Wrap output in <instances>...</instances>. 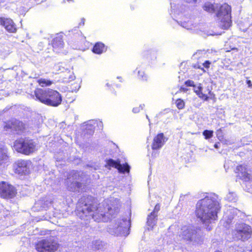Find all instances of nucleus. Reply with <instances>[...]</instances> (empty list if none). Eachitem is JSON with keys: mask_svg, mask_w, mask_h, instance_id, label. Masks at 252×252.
I'll return each instance as SVG.
<instances>
[{"mask_svg": "<svg viewBox=\"0 0 252 252\" xmlns=\"http://www.w3.org/2000/svg\"><path fill=\"white\" fill-rule=\"evenodd\" d=\"M111 200H106L97 206L95 199L92 196H83L76 206V214L81 220L94 219L95 221L103 220V217H113L118 213V207L111 204Z\"/></svg>", "mask_w": 252, "mask_h": 252, "instance_id": "obj_1", "label": "nucleus"}, {"mask_svg": "<svg viewBox=\"0 0 252 252\" xmlns=\"http://www.w3.org/2000/svg\"><path fill=\"white\" fill-rule=\"evenodd\" d=\"M220 208L218 196L214 193H207L203 198L197 201L195 215L203 224L207 225V230L210 231L212 228L209 224L212 220H217Z\"/></svg>", "mask_w": 252, "mask_h": 252, "instance_id": "obj_2", "label": "nucleus"}, {"mask_svg": "<svg viewBox=\"0 0 252 252\" xmlns=\"http://www.w3.org/2000/svg\"><path fill=\"white\" fill-rule=\"evenodd\" d=\"M203 9L209 13L216 12L217 20L219 26L223 29H228L231 25V8L226 3L220 5L206 2L203 6Z\"/></svg>", "mask_w": 252, "mask_h": 252, "instance_id": "obj_3", "label": "nucleus"}, {"mask_svg": "<svg viewBox=\"0 0 252 252\" xmlns=\"http://www.w3.org/2000/svg\"><path fill=\"white\" fill-rule=\"evenodd\" d=\"M34 94L36 100L48 106L57 107L62 101L61 94L50 89L37 88L35 90Z\"/></svg>", "mask_w": 252, "mask_h": 252, "instance_id": "obj_4", "label": "nucleus"}, {"mask_svg": "<svg viewBox=\"0 0 252 252\" xmlns=\"http://www.w3.org/2000/svg\"><path fill=\"white\" fill-rule=\"evenodd\" d=\"M83 173L81 171L72 170L69 172L65 180L67 189L72 192L83 191Z\"/></svg>", "mask_w": 252, "mask_h": 252, "instance_id": "obj_5", "label": "nucleus"}, {"mask_svg": "<svg viewBox=\"0 0 252 252\" xmlns=\"http://www.w3.org/2000/svg\"><path fill=\"white\" fill-rule=\"evenodd\" d=\"M181 231V235L183 239L193 244H200L202 242V236L199 229L192 225H188L184 226Z\"/></svg>", "mask_w": 252, "mask_h": 252, "instance_id": "obj_6", "label": "nucleus"}, {"mask_svg": "<svg viewBox=\"0 0 252 252\" xmlns=\"http://www.w3.org/2000/svg\"><path fill=\"white\" fill-rule=\"evenodd\" d=\"M14 147L17 152L27 155L36 150V144L32 139H20L15 141Z\"/></svg>", "mask_w": 252, "mask_h": 252, "instance_id": "obj_7", "label": "nucleus"}, {"mask_svg": "<svg viewBox=\"0 0 252 252\" xmlns=\"http://www.w3.org/2000/svg\"><path fill=\"white\" fill-rule=\"evenodd\" d=\"M130 226V222L126 218L118 219L113 226L110 225L108 231L112 235L126 236Z\"/></svg>", "mask_w": 252, "mask_h": 252, "instance_id": "obj_8", "label": "nucleus"}, {"mask_svg": "<svg viewBox=\"0 0 252 252\" xmlns=\"http://www.w3.org/2000/svg\"><path fill=\"white\" fill-rule=\"evenodd\" d=\"M251 227L244 223H236L235 228L232 231V236L234 240L245 241L252 236Z\"/></svg>", "mask_w": 252, "mask_h": 252, "instance_id": "obj_9", "label": "nucleus"}, {"mask_svg": "<svg viewBox=\"0 0 252 252\" xmlns=\"http://www.w3.org/2000/svg\"><path fill=\"white\" fill-rule=\"evenodd\" d=\"M58 244L54 237L39 241L35 245L38 252H54L58 249Z\"/></svg>", "mask_w": 252, "mask_h": 252, "instance_id": "obj_10", "label": "nucleus"}, {"mask_svg": "<svg viewBox=\"0 0 252 252\" xmlns=\"http://www.w3.org/2000/svg\"><path fill=\"white\" fill-rule=\"evenodd\" d=\"M32 162L30 160L19 159L14 164L15 172L18 174L26 175L30 173Z\"/></svg>", "mask_w": 252, "mask_h": 252, "instance_id": "obj_11", "label": "nucleus"}, {"mask_svg": "<svg viewBox=\"0 0 252 252\" xmlns=\"http://www.w3.org/2000/svg\"><path fill=\"white\" fill-rule=\"evenodd\" d=\"M14 187L5 182L0 183V196L3 198H11L16 194Z\"/></svg>", "mask_w": 252, "mask_h": 252, "instance_id": "obj_12", "label": "nucleus"}, {"mask_svg": "<svg viewBox=\"0 0 252 252\" xmlns=\"http://www.w3.org/2000/svg\"><path fill=\"white\" fill-rule=\"evenodd\" d=\"M106 165L117 168L119 172L122 173H128L130 168L127 163L121 164L119 160H115L113 159L107 160Z\"/></svg>", "mask_w": 252, "mask_h": 252, "instance_id": "obj_13", "label": "nucleus"}, {"mask_svg": "<svg viewBox=\"0 0 252 252\" xmlns=\"http://www.w3.org/2000/svg\"><path fill=\"white\" fill-rule=\"evenodd\" d=\"M52 202V199L46 196L36 201L34 204V208L37 211L46 210L51 205Z\"/></svg>", "mask_w": 252, "mask_h": 252, "instance_id": "obj_14", "label": "nucleus"}, {"mask_svg": "<svg viewBox=\"0 0 252 252\" xmlns=\"http://www.w3.org/2000/svg\"><path fill=\"white\" fill-rule=\"evenodd\" d=\"M0 24L4 27L9 32L14 33L16 32L17 29L13 20L10 18L0 17Z\"/></svg>", "mask_w": 252, "mask_h": 252, "instance_id": "obj_15", "label": "nucleus"}, {"mask_svg": "<svg viewBox=\"0 0 252 252\" xmlns=\"http://www.w3.org/2000/svg\"><path fill=\"white\" fill-rule=\"evenodd\" d=\"M167 140L163 133L158 134L153 140L152 148L153 150L160 149Z\"/></svg>", "mask_w": 252, "mask_h": 252, "instance_id": "obj_16", "label": "nucleus"}, {"mask_svg": "<svg viewBox=\"0 0 252 252\" xmlns=\"http://www.w3.org/2000/svg\"><path fill=\"white\" fill-rule=\"evenodd\" d=\"M54 67L55 69L58 71V73L62 72L66 73L65 78H68L69 80H72L74 79V76L71 75L72 72H71L67 65L63 63H60L55 65Z\"/></svg>", "mask_w": 252, "mask_h": 252, "instance_id": "obj_17", "label": "nucleus"}, {"mask_svg": "<svg viewBox=\"0 0 252 252\" xmlns=\"http://www.w3.org/2000/svg\"><path fill=\"white\" fill-rule=\"evenodd\" d=\"M236 170L238 173L237 178L245 182H248L250 180L251 176L248 173L245 166L242 165L238 166L236 168Z\"/></svg>", "mask_w": 252, "mask_h": 252, "instance_id": "obj_18", "label": "nucleus"}, {"mask_svg": "<svg viewBox=\"0 0 252 252\" xmlns=\"http://www.w3.org/2000/svg\"><path fill=\"white\" fill-rule=\"evenodd\" d=\"M24 128L23 123L18 120H13L10 123L6 124L4 126V129L7 130L9 129L16 131H21Z\"/></svg>", "mask_w": 252, "mask_h": 252, "instance_id": "obj_19", "label": "nucleus"}, {"mask_svg": "<svg viewBox=\"0 0 252 252\" xmlns=\"http://www.w3.org/2000/svg\"><path fill=\"white\" fill-rule=\"evenodd\" d=\"M97 120H89L83 124V127H85L84 129L85 135H92L93 134L95 127V125Z\"/></svg>", "mask_w": 252, "mask_h": 252, "instance_id": "obj_20", "label": "nucleus"}, {"mask_svg": "<svg viewBox=\"0 0 252 252\" xmlns=\"http://www.w3.org/2000/svg\"><path fill=\"white\" fill-rule=\"evenodd\" d=\"M8 158L7 149L0 143V165L4 163Z\"/></svg>", "mask_w": 252, "mask_h": 252, "instance_id": "obj_21", "label": "nucleus"}, {"mask_svg": "<svg viewBox=\"0 0 252 252\" xmlns=\"http://www.w3.org/2000/svg\"><path fill=\"white\" fill-rule=\"evenodd\" d=\"M63 36L57 34V35L53 39L52 46L54 49H61L63 47Z\"/></svg>", "mask_w": 252, "mask_h": 252, "instance_id": "obj_22", "label": "nucleus"}, {"mask_svg": "<svg viewBox=\"0 0 252 252\" xmlns=\"http://www.w3.org/2000/svg\"><path fill=\"white\" fill-rule=\"evenodd\" d=\"M202 90L203 87H202L201 84H199L198 86H195V87H194V92L196 93L198 96L199 98L203 99L204 101H208L209 100V97L207 94L202 93Z\"/></svg>", "mask_w": 252, "mask_h": 252, "instance_id": "obj_23", "label": "nucleus"}, {"mask_svg": "<svg viewBox=\"0 0 252 252\" xmlns=\"http://www.w3.org/2000/svg\"><path fill=\"white\" fill-rule=\"evenodd\" d=\"M158 220V215L151 213L147 217V223L149 226L153 228L157 223Z\"/></svg>", "mask_w": 252, "mask_h": 252, "instance_id": "obj_24", "label": "nucleus"}, {"mask_svg": "<svg viewBox=\"0 0 252 252\" xmlns=\"http://www.w3.org/2000/svg\"><path fill=\"white\" fill-rule=\"evenodd\" d=\"M228 212L229 213V216H228L227 220V223H231L232 220L235 219V217L238 213H240V211L239 210L235 208L230 209Z\"/></svg>", "mask_w": 252, "mask_h": 252, "instance_id": "obj_25", "label": "nucleus"}, {"mask_svg": "<svg viewBox=\"0 0 252 252\" xmlns=\"http://www.w3.org/2000/svg\"><path fill=\"white\" fill-rule=\"evenodd\" d=\"M105 46L101 42H97L95 44L92 49V51L97 54H101L104 50Z\"/></svg>", "mask_w": 252, "mask_h": 252, "instance_id": "obj_26", "label": "nucleus"}, {"mask_svg": "<svg viewBox=\"0 0 252 252\" xmlns=\"http://www.w3.org/2000/svg\"><path fill=\"white\" fill-rule=\"evenodd\" d=\"M225 199L228 201L235 202L237 200V195L235 192L229 191L225 197Z\"/></svg>", "mask_w": 252, "mask_h": 252, "instance_id": "obj_27", "label": "nucleus"}, {"mask_svg": "<svg viewBox=\"0 0 252 252\" xmlns=\"http://www.w3.org/2000/svg\"><path fill=\"white\" fill-rule=\"evenodd\" d=\"M180 22H181V24H180V25L183 27V28L186 29H191V26H193L194 27H195L196 26L195 25H194L192 23V21H190V20H188V21H180Z\"/></svg>", "mask_w": 252, "mask_h": 252, "instance_id": "obj_28", "label": "nucleus"}, {"mask_svg": "<svg viewBox=\"0 0 252 252\" xmlns=\"http://www.w3.org/2000/svg\"><path fill=\"white\" fill-rule=\"evenodd\" d=\"M38 83L41 87H46L51 85L53 82L49 80L41 78L38 80Z\"/></svg>", "mask_w": 252, "mask_h": 252, "instance_id": "obj_29", "label": "nucleus"}, {"mask_svg": "<svg viewBox=\"0 0 252 252\" xmlns=\"http://www.w3.org/2000/svg\"><path fill=\"white\" fill-rule=\"evenodd\" d=\"M92 247L94 250H99L102 247V242L100 240H96L92 242Z\"/></svg>", "mask_w": 252, "mask_h": 252, "instance_id": "obj_30", "label": "nucleus"}, {"mask_svg": "<svg viewBox=\"0 0 252 252\" xmlns=\"http://www.w3.org/2000/svg\"><path fill=\"white\" fill-rule=\"evenodd\" d=\"M203 135L206 139H209L213 136V131L210 130H205L203 132Z\"/></svg>", "mask_w": 252, "mask_h": 252, "instance_id": "obj_31", "label": "nucleus"}, {"mask_svg": "<svg viewBox=\"0 0 252 252\" xmlns=\"http://www.w3.org/2000/svg\"><path fill=\"white\" fill-rule=\"evenodd\" d=\"M176 104L179 109H182L185 106V102L181 99H178L176 101Z\"/></svg>", "mask_w": 252, "mask_h": 252, "instance_id": "obj_32", "label": "nucleus"}, {"mask_svg": "<svg viewBox=\"0 0 252 252\" xmlns=\"http://www.w3.org/2000/svg\"><path fill=\"white\" fill-rule=\"evenodd\" d=\"M70 32L73 34L75 37H76L77 35L81 36L82 35V32L77 27L74 28L73 29L71 30V31H69V32Z\"/></svg>", "mask_w": 252, "mask_h": 252, "instance_id": "obj_33", "label": "nucleus"}, {"mask_svg": "<svg viewBox=\"0 0 252 252\" xmlns=\"http://www.w3.org/2000/svg\"><path fill=\"white\" fill-rule=\"evenodd\" d=\"M138 77L140 79L142 80H147V76L145 74L144 72L141 70L138 71Z\"/></svg>", "mask_w": 252, "mask_h": 252, "instance_id": "obj_34", "label": "nucleus"}, {"mask_svg": "<svg viewBox=\"0 0 252 252\" xmlns=\"http://www.w3.org/2000/svg\"><path fill=\"white\" fill-rule=\"evenodd\" d=\"M145 106L144 104H141L139 105V107H136L133 108L132 112L134 113H138L140 110L143 109V107Z\"/></svg>", "mask_w": 252, "mask_h": 252, "instance_id": "obj_35", "label": "nucleus"}, {"mask_svg": "<svg viewBox=\"0 0 252 252\" xmlns=\"http://www.w3.org/2000/svg\"><path fill=\"white\" fill-rule=\"evenodd\" d=\"M185 85L187 86L195 87V85L193 81L188 80L185 82Z\"/></svg>", "mask_w": 252, "mask_h": 252, "instance_id": "obj_36", "label": "nucleus"}, {"mask_svg": "<svg viewBox=\"0 0 252 252\" xmlns=\"http://www.w3.org/2000/svg\"><path fill=\"white\" fill-rule=\"evenodd\" d=\"M160 210V205L159 204H157L155 206L154 210L151 212L155 215H158V211Z\"/></svg>", "mask_w": 252, "mask_h": 252, "instance_id": "obj_37", "label": "nucleus"}, {"mask_svg": "<svg viewBox=\"0 0 252 252\" xmlns=\"http://www.w3.org/2000/svg\"><path fill=\"white\" fill-rule=\"evenodd\" d=\"M147 55H150L151 56L152 55H153V57H150L151 59H153L154 58H156L155 54L156 53L154 51H148L147 52ZM147 58H150L148 56L147 57Z\"/></svg>", "mask_w": 252, "mask_h": 252, "instance_id": "obj_38", "label": "nucleus"}, {"mask_svg": "<svg viewBox=\"0 0 252 252\" xmlns=\"http://www.w3.org/2000/svg\"><path fill=\"white\" fill-rule=\"evenodd\" d=\"M171 11L172 12H174L175 13H177V14H179V12H178V11L176 9L175 7H176V4L174 3H172L171 2Z\"/></svg>", "mask_w": 252, "mask_h": 252, "instance_id": "obj_39", "label": "nucleus"}, {"mask_svg": "<svg viewBox=\"0 0 252 252\" xmlns=\"http://www.w3.org/2000/svg\"><path fill=\"white\" fill-rule=\"evenodd\" d=\"M211 64V62L209 61H206L202 65L206 68H208Z\"/></svg>", "mask_w": 252, "mask_h": 252, "instance_id": "obj_40", "label": "nucleus"}, {"mask_svg": "<svg viewBox=\"0 0 252 252\" xmlns=\"http://www.w3.org/2000/svg\"><path fill=\"white\" fill-rule=\"evenodd\" d=\"M98 126L99 129H102L103 127L102 122L101 121L97 120V123L95 125V126Z\"/></svg>", "mask_w": 252, "mask_h": 252, "instance_id": "obj_41", "label": "nucleus"}, {"mask_svg": "<svg viewBox=\"0 0 252 252\" xmlns=\"http://www.w3.org/2000/svg\"><path fill=\"white\" fill-rule=\"evenodd\" d=\"M184 0L188 3H189L195 4V3H197V2L199 0Z\"/></svg>", "mask_w": 252, "mask_h": 252, "instance_id": "obj_42", "label": "nucleus"}, {"mask_svg": "<svg viewBox=\"0 0 252 252\" xmlns=\"http://www.w3.org/2000/svg\"><path fill=\"white\" fill-rule=\"evenodd\" d=\"M194 68H200L201 69V70H202L203 71V72H205L206 71L204 69V68L203 67H202V66L201 65L199 64H196L194 65Z\"/></svg>", "mask_w": 252, "mask_h": 252, "instance_id": "obj_43", "label": "nucleus"}, {"mask_svg": "<svg viewBox=\"0 0 252 252\" xmlns=\"http://www.w3.org/2000/svg\"><path fill=\"white\" fill-rule=\"evenodd\" d=\"M246 82L248 85V87L250 88H252V83L251 81L250 80H247Z\"/></svg>", "mask_w": 252, "mask_h": 252, "instance_id": "obj_44", "label": "nucleus"}, {"mask_svg": "<svg viewBox=\"0 0 252 252\" xmlns=\"http://www.w3.org/2000/svg\"><path fill=\"white\" fill-rule=\"evenodd\" d=\"M204 53H205V51L204 50L203 51L200 50V51H197L195 54H194V56H198V55L202 54Z\"/></svg>", "mask_w": 252, "mask_h": 252, "instance_id": "obj_45", "label": "nucleus"}, {"mask_svg": "<svg viewBox=\"0 0 252 252\" xmlns=\"http://www.w3.org/2000/svg\"><path fill=\"white\" fill-rule=\"evenodd\" d=\"M85 19L84 18H82L81 22H80V25L82 24L83 25H84L85 24Z\"/></svg>", "mask_w": 252, "mask_h": 252, "instance_id": "obj_46", "label": "nucleus"}, {"mask_svg": "<svg viewBox=\"0 0 252 252\" xmlns=\"http://www.w3.org/2000/svg\"><path fill=\"white\" fill-rule=\"evenodd\" d=\"M219 144H220V143H216V144L214 145V148H216V149H218V148H219Z\"/></svg>", "mask_w": 252, "mask_h": 252, "instance_id": "obj_47", "label": "nucleus"}, {"mask_svg": "<svg viewBox=\"0 0 252 252\" xmlns=\"http://www.w3.org/2000/svg\"><path fill=\"white\" fill-rule=\"evenodd\" d=\"M146 117L148 120V121L149 122V125L150 126L151 125V123H150V119H149L148 116L147 114L146 115Z\"/></svg>", "mask_w": 252, "mask_h": 252, "instance_id": "obj_48", "label": "nucleus"}, {"mask_svg": "<svg viewBox=\"0 0 252 252\" xmlns=\"http://www.w3.org/2000/svg\"><path fill=\"white\" fill-rule=\"evenodd\" d=\"M209 94H211V91L210 90H209V92H208Z\"/></svg>", "mask_w": 252, "mask_h": 252, "instance_id": "obj_49", "label": "nucleus"}, {"mask_svg": "<svg viewBox=\"0 0 252 252\" xmlns=\"http://www.w3.org/2000/svg\"><path fill=\"white\" fill-rule=\"evenodd\" d=\"M106 85H107L108 87V86H109V84H108V83H107V84H106Z\"/></svg>", "mask_w": 252, "mask_h": 252, "instance_id": "obj_50", "label": "nucleus"}, {"mask_svg": "<svg viewBox=\"0 0 252 252\" xmlns=\"http://www.w3.org/2000/svg\"><path fill=\"white\" fill-rule=\"evenodd\" d=\"M221 252L219 251H216V252Z\"/></svg>", "mask_w": 252, "mask_h": 252, "instance_id": "obj_51", "label": "nucleus"}, {"mask_svg": "<svg viewBox=\"0 0 252 252\" xmlns=\"http://www.w3.org/2000/svg\"><path fill=\"white\" fill-rule=\"evenodd\" d=\"M177 23H179V24H181V22H180V23H179V21H177Z\"/></svg>", "mask_w": 252, "mask_h": 252, "instance_id": "obj_52", "label": "nucleus"}, {"mask_svg": "<svg viewBox=\"0 0 252 252\" xmlns=\"http://www.w3.org/2000/svg\"><path fill=\"white\" fill-rule=\"evenodd\" d=\"M177 23H179V24H181V22H180V23H179V21H177Z\"/></svg>", "mask_w": 252, "mask_h": 252, "instance_id": "obj_53", "label": "nucleus"}]
</instances>
